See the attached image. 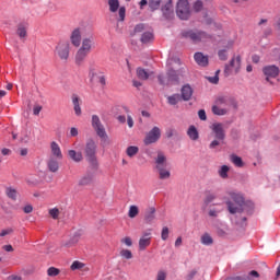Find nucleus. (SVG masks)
<instances>
[{
	"mask_svg": "<svg viewBox=\"0 0 280 280\" xmlns=\"http://www.w3.org/2000/svg\"><path fill=\"white\" fill-rule=\"evenodd\" d=\"M95 45V39L93 36L84 37L81 42V47L75 54V65H82L84 60H86V56L91 54V50L93 49Z\"/></svg>",
	"mask_w": 280,
	"mask_h": 280,
	"instance_id": "nucleus-1",
	"label": "nucleus"
},
{
	"mask_svg": "<svg viewBox=\"0 0 280 280\" xmlns=\"http://www.w3.org/2000/svg\"><path fill=\"white\" fill-rule=\"evenodd\" d=\"M230 197L232 201H228V210L230 213H242L244 211V206L246 201L244 199V195L240 192H230Z\"/></svg>",
	"mask_w": 280,
	"mask_h": 280,
	"instance_id": "nucleus-2",
	"label": "nucleus"
},
{
	"mask_svg": "<svg viewBox=\"0 0 280 280\" xmlns=\"http://www.w3.org/2000/svg\"><path fill=\"white\" fill-rule=\"evenodd\" d=\"M155 170L158 171L160 180H167L172 173L167 170V158L163 152H159L155 158Z\"/></svg>",
	"mask_w": 280,
	"mask_h": 280,
	"instance_id": "nucleus-3",
	"label": "nucleus"
},
{
	"mask_svg": "<svg viewBox=\"0 0 280 280\" xmlns=\"http://www.w3.org/2000/svg\"><path fill=\"white\" fill-rule=\"evenodd\" d=\"M84 154L90 165H92V167H97V143H95V140L90 139L86 141Z\"/></svg>",
	"mask_w": 280,
	"mask_h": 280,
	"instance_id": "nucleus-4",
	"label": "nucleus"
},
{
	"mask_svg": "<svg viewBox=\"0 0 280 280\" xmlns=\"http://www.w3.org/2000/svg\"><path fill=\"white\" fill-rule=\"evenodd\" d=\"M240 71H242V56L233 55L231 60L224 66V73L225 75H231L233 73L237 75Z\"/></svg>",
	"mask_w": 280,
	"mask_h": 280,
	"instance_id": "nucleus-5",
	"label": "nucleus"
},
{
	"mask_svg": "<svg viewBox=\"0 0 280 280\" xmlns=\"http://www.w3.org/2000/svg\"><path fill=\"white\" fill-rule=\"evenodd\" d=\"M182 36L192 43H207V40H211V35L203 31H186L182 33Z\"/></svg>",
	"mask_w": 280,
	"mask_h": 280,
	"instance_id": "nucleus-6",
	"label": "nucleus"
},
{
	"mask_svg": "<svg viewBox=\"0 0 280 280\" xmlns=\"http://www.w3.org/2000/svg\"><path fill=\"white\" fill-rule=\"evenodd\" d=\"M92 127L95 130L97 137L102 139L103 143H108V133H106V128H104L102 120H100V116H92Z\"/></svg>",
	"mask_w": 280,
	"mask_h": 280,
	"instance_id": "nucleus-7",
	"label": "nucleus"
},
{
	"mask_svg": "<svg viewBox=\"0 0 280 280\" xmlns=\"http://www.w3.org/2000/svg\"><path fill=\"white\" fill-rule=\"evenodd\" d=\"M176 14L182 21H187L191 16L189 0H179L176 5Z\"/></svg>",
	"mask_w": 280,
	"mask_h": 280,
	"instance_id": "nucleus-8",
	"label": "nucleus"
},
{
	"mask_svg": "<svg viewBox=\"0 0 280 280\" xmlns=\"http://www.w3.org/2000/svg\"><path fill=\"white\" fill-rule=\"evenodd\" d=\"M107 5L112 14L118 12L117 21H119L120 23H124L126 21V7H120L119 0H107Z\"/></svg>",
	"mask_w": 280,
	"mask_h": 280,
	"instance_id": "nucleus-9",
	"label": "nucleus"
},
{
	"mask_svg": "<svg viewBox=\"0 0 280 280\" xmlns=\"http://www.w3.org/2000/svg\"><path fill=\"white\" fill-rule=\"evenodd\" d=\"M161 139V128L153 127L144 137L143 143L144 145H152V143H156Z\"/></svg>",
	"mask_w": 280,
	"mask_h": 280,
	"instance_id": "nucleus-10",
	"label": "nucleus"
},
{
	"mask_svg": "<svg viewBox=\"0 0 280 280\" xmlns=\"http://www.w3.org/2000/svg\"><path fill=\"white\" fill-rule=\"evenodd\" d=\"M70 45L69 42H60L56 47V54L60 60H69Z\"/></svg>",
	"mask_w": 280,
	"mask_h": 280,
	"instance_id": "nucleus-11",
	"label": "nucleus"
},
{
	"mask_svg": "<svg viewBox=\"0 0 280 280\" xmlns=\"http://www.w3.org/2000/svg\"><path fill=\"white\" fill-rule=\"evenodd\" d=\"M212 133L214 135V138L219 141H224L226 139V132L224 131V125L221 122H214L211 125Z\"/></svg>",
	"mask_w": 280,
	"mask_h": 280,
	"instance_id": "nucleus-12",
	"label": "nucleus"
},
{
	"mask_svg": "<svg viewBox=\"0 0 280 280\" xmlns=\"http://www.w3.org/2000/svg\"><path fill=\"white\" fill-rule=\"evenodd\" d=\"M80 237H82V232H74L68 241H62L61 248H73V246H77L78 242H80Z\"/></svg>",
	"mask_w": 280,
	"mask_h": 280,
	"instance_id": "nucleus-13",
	"label": "nucleus"
},
{
	"mask_svg": "<svg viewBox=\"0 0 280 280\" xmlns=\"http://www.w3.org/2000/svg\"><path fill=\"white\" fill-rule=\"evenodd\" d=\"M160 84H172V82H178V72L176 70L171 69L167 71V80H165V77L159 75L158 77Z\"/></svg>",
	"mask_w": 280,
	"mask_h": 280,
	"instance_id": "nucleus-14",
	"label": "nucleus"
},
{
	"mask_svg": "<svg viewBox=\"0 0 280 280\" xmlns=\"http://www.w3.org/2000/svg\"><path fill=\"white\" fill-rule=\"evenodd\" d=\"M150 244H152V233L144 232L138 242V248L139 250H145Z\"/></svg>",
	"mask_w": 280,
	"mask_h": 280,
	"instance_id": "nucleus-15",
	"label": "nucleus"
},
{
	"mask_svg": "<svg viewBox=\"0 0 280 280\" xmlns=\"http://www.w3.org/2000/svg\"><path fill=\"white\" fill-rule=\"evenodd\" d=\"M70 42L73 47H80V45H82V31L80 28H74L72 31Z\"/></svg>",
	"mask_w": 280,
	"mask_h": 280,
	"instance_id": "nucleus-16",
	"label": "nucleus"
},
{
	"mask_svg": "<svg viewBox=\"0 0 280 280\" xmlns=\"http://www.w3.org/2000/svg\"><path fill=\"white\" fill-rule=\"evenodd\" d=\"M262 73H265V75L267 77V81L269 80V78H277V75H279V67L266 66L262 68Z\"/></svg>",
	"mask_w": 280,
	"mask_h": 280,
	"instance_id": "nucleus-17",
	"label": "nucleus"
},
{
	"mask_svg": "<svg viewBox=\"0 0 280 280\" xmlns=\"http://www.w3.org/2000/svg\"><path fill=\"white\" fill-rule=\"evenodd\" d=\"M156 220V208L150 207L144 212V222L147 224H152Z\"/></svg>",
	"mask_w": 280,
	"mask_h": 280,
	"instance_id": "nucleus-18",
	"label": "nucleus"
},
{
	"mask_svg": "<svg viewBox=\"0 0 280 280\" xmlns=\"http://www.w3.org/2000/svg\"><path fill=\"white\" fill-rule=\"evenodd\" d=\"M162 13L167 21H172V19H174V8L172 7V2H167L162 7Z\"/></svg>",
	"mask_w": 280,
	"mask_h": 280,
	"instance_id": "nucleus-19",
	"label": "nucleus"
},
{
	"mask_svg": "<svg viewBox=\"0 0 280 280\" xmlns=\"http://www.w3.org/2000/svg\"><path fill=\"white\" fill-rule=\"evenodd\" d=\"M50 152L54 159L62 160V150H60V145L56 141L50 143Z\"/></svg>",
	"mask_w": 280,
	"mask_h": 280,
	"instance_id": "nucleus-20",
	"label": "nucleus"
},
{
	"mask_svg": "<svg viewBox=\"0 0 280 280\" xmlns=\"http://www.w3.org/2000/svg\"><path fill=\"white\" fill-rule=\"evenodd\" d=\"M58 161L59 160L57 158L50 156L47 162V167L49 172H52V174H56V172L60 170V163Z\"/></svg>",
	"mask_w": 280,
	"mask_h": 280,
	"instance_id": "nucleus-21",
	"label": "nucleus"
},
{
	"mask_svg": "<svg viewBox=\"0 0 280 280\" xmlns=\"http://www.w3.org/2000/svg\"><path fill=\"white\" fill-rule=\"evenodd\" d=\"M68 156L74 163H82V161H84V155L81 153V151L69 150Z\"/></svg>",
	"mask_w": 280,
	"mask_h": 280,
	"instance_id": "nucleus-22",
	"label": "nucleus"
},
{
	"mask_svg": "<svg viewBox=\"0 0 280 280\" xmlns=\"http://www.w3.org/2000/svg\"><path fill=\"white\" fill-rule=\"evenodd\" d=\"M194 58L199 67H207V65H209V57L205 56L202 52H196Z\"/></svg>",
	"mask_w": 280,
	"mask_h": 280,
	"instance_id": "nucleus-23",
	"label": "nucleus"
},
{
	"mask_svg": "<svg viewBox=\"0 0 280 280\" xmlns=\"http://www.w3.org/2000/svg\"><path fill=\"white\" fill-rule=\"evenodd\" d=\"M191 95H194V90L189 85H184L182 88V98L184 102H189L191 100Z\"/></svg>",
	"mask_w": 280,
	"mask_h": 280,
	"instance_id": "nucleus-24",
	"label": "nucleus"
},
{
	"mask_svg": "<svg viewBox=\"0 0 280 280\" xmlns=\"http://www.w3.org/2000/svg\"><path fill=\"white\" fill-rule=\"evenodd\" d=\"M220 207H221L220 203L210 206L208 209L209 218H218V215L222 213V209Z\"/></svg>",
	"mask_w": 280,
	"mask_h": 280,
	"instance_id": "nucleus-25",
	"label": "nucleus"
},
{
	"mask_svg": "<svg viewBox=\"0 0 280 280\" xmlns=\"http://www.w3.org/2000/svg\"><path fill=\"white\" fill-rule=\"evenodd\" d=\"M187 136L189 137L190 141H198V139H200V133L194 125L189 126L187 130Z\"/></svg>",
	"mask_w": 280,
	"mask_h": 280,
	"instance_id": "nucleus-26",
	"label": "nucleus"
},
{
	"mask_svg": "<svg viewBox=\"0 0 280 280\" xmlns=\"http://www.w3.org/2000/svg\"><path fill=\"white\" fill-rule=\"evenodd\" d=\"M154 40V33L150 31H145L142 33L140 42L142 45H148L149 43H152Z\"/></svg>",
	"mask_w": 280,
	"mask_h": 280,
	"instance_id": "nucleus-27",
	"label": "nucleus"
},
{
	"mask_svg": "<svg viewBox=\"0 0 280 280\" xmlns=\"http://www.w3.org/2000/svg\"><path fill=\"white\" fill-rule=\"evenodd\" d=\"M89 185H93V175L86 174L79 179V187H89Z\"/></svg>",
	"mask_w": 280,
	"mask_h": 280,
	"instance_id": "nucleus-28",
	"label": "nucleus"
},
{
	"mask_svg": "<svg viewBox=\"0 0 280 280\" xmlns=\"http://www.w3.org/2000/svg\"><path fill=\"white\" fill-rule=\"evenodd\" d=\"M218 198V195L212 191H206L205 198H203V206L209 207L211 202H213Z\"/></svg>",
	"mask_w": 280,
	"mask_h": 280,
	"instance_id": "nucleus-29",
	"label": "nucleus"
},
{
	"mask_svg": "<svg viewBox=\"0 0 280 280\" xmlns=\"http://www.w3.org/2000/svg\"><path fill=\"white\" fill-rule=\"evenodd\" d=\"M126 154L129 156V159H133V156H137L139 154V147L130 145L126 149Z\"/></svg>",
	"mask_w": 280,
	"mask_h": 280,
	"instance_id": "nucleus-30",
	"label": "nucleus"
},
{
	"mask_svg": "<svg viewBox=\"0 0 280 280\" xmlns=\"http://www.w3.org/2000/svg\"><path fill=\"white\" fill-rule=\"evenodd\" d=\"M200 241L203 246H211V244H213V237H211L209 233L202 234Z\"/></svg>",
	"mask_w": 280,
	"mask_h": 280,
	"instance_id": "nucleus-31",
	"label": "nucleus"
},
{
	"mask_svg": "<svg viewBox=\"0 0 280 280\" xmlns=\"http://www.w3.org/2000/svg\"><path fill=\"white\" fill-rule=\"evenodd\" d=\"M16 34L21 38H25V36H27V26L25 24H19Z\"/></svg>",
	"mask_w": 280,
	"mask_h": 280,
	"instance_id": "nucleus-32",
	"label": "nucleus"
},
{
	"mask_svg": "<svg viewBox=\"0 0 280 280\" xmlns=\"http://www.w3.org/2000/svg\"><path fill=\"white\" fill-rule=\"evenodd\" d=\"M178 102H180V94H173L167 97V103L171 106H176V104H178Z\"/></svg>",
	"mask_w": 280,
	"mask_h": 280,
	"instance_id": "nucleus-33",
	"label": "nucleus"
},
{
	"mask_svg": "<svg viewBox=\"0 0 280 280\" xmlns=\"http://www.w3.org/2000/svg\"><path fill=\"white\" fill-rule=\"evenodd\" d=\"M5 195L11 200H16V197L19 196V192L16 191V189H14L12 187H9V188L5 189Z\"/></svg>",
	"mask_w": 280,
	"mask_h": 280,
	"instance_id": "nucleus-34",
	"label": "nucleus"
},
{
	"mask_svg": "<svg viewBox=\"0 0 280 280\" xmlns=\"http://www.w3.org/2000/svg\"><path fill=\"white\" fill-rule=\"evenodd\" d=\"M137 77L139 78V80H148V78H150V73H148V71H145V69L143 68H138Z\"/></svg>",
	"mask_w": 280,
	"mask_h": 280,
	"instance_id": "nucleus-35",
	"label": "nucleus"
},
{
	"mask_svg": "<svg viewBox=\"0 0 280 280\" xmlns=\"http://www.w3.org/2000/svg\"><path fill=\"white\" fill-rule=\"evenodd\" d=\"M139 215V207L137 206H130L128 211V217L133 219Z\"/></svg>",
	"mask_w": 280,
	"mask_h": 280,
	"instance_id": "nucleus-36",
	"label": "nucleus"
},
{
	"mask_svg": "<svg viewBox=\"0 0 280 280\" xmlns=\"http://www.w3.org/2000/svg\"><path fill=\"white\" fill-rule=\"evenodd\" d=\"M231 161L236 167H244V161H242V158L232 155Z\"/></svg>",
	"mask_w": 280,
	"mask_h": 280,
	"instance_id": "nucleus-37",
	"label": "nucleus"
},
{
	"mask_svg": "<svg viewBox=\"0 0 280 280\" xmlns=\"http://www.w3.org/2000/svg\"><path fill=\"white\" fill-rule=\"evenodd\" d=\"M203 8H205V4L202 3L201 0H197L192 4L194 12H202Z\"/></svg>",
	"mask_w": 280,
	"mask_h": 280,
	"instance_id": "nucleus-38",
	"label": "nucleus"
},
{
	"mask_svg": "<svg viewBox=\"0 0 280 280\" xmlns=\"http://www.w3.org/2000/svg\"><path fill=\"white\" fill-rule=\"evenodd\" d=\"M212 113L213 115H219V116H222V115H226V109L218 106V105H213L212 106Z\"/></svg>",
	"mask_w": 280,
	"mask_h": 280,
	"instance_id": "nucleus-39",
	"label": "nucleus"
},
{
	"mask_svg": "<svg viewBox=\"0 0 280 280\" xmlns=\"http://www.w3.org/2000/svg\"><path fill=\"white\" fill-rule=\"evenodd\" d=\"M217 106H229V97L219 96L215 101Z\"/></svg>",
	"mask_w": 280,
	"mask_h": 280,
	"instance_id": "nucleus-40",
	"label": "nucleus"
},
{
	"mask_svg": "<svg viewBox=\"0 0 280 280\" xmlns=\"http://www.w3.org/2000/svg\"><path fill=\"white\" fill-rule=\"evenodd\" d=\"M229 166L228 165H223L221 166V168L219 170V176L221 178H229Z\"/></svg>",
	"mask_w": 280,
	"mask_h": 280,
	"instance_id": "nucleus-41",
	"label": "nucleus"
},
{
	"mask_svg": "<svg viewBox=\"0 0 280 280\" xmlns=\"http://www.w3.org/2000/svg\"><path fill=\"white\" fill-rule=\"evenodd\" d=\"M161 1L162 0H149V8L154 11V10H159V8H161Z\"/></svg>",
	"mask_w": 280,
	"mask_h": 280,
	"instance_id": "nucleus-42",
	"label": "nucleus"
},
{
	"mask_svg": "<svg viewBox=\"0 0 280 280\" xmlns=\"http://www.w3.org/2000/svg\"><path fill=\"white\" fill-rule=\"evenodd\" d=\"M48 213L50 218H52V220H58V218H60V210L58 208H52L48 210Z\"/></svg>",
	"mask_w": 280,
	"mask_h": 280,
	"instance_id": "nucleus-43",
	"label": "nucleus"
},
{
	"mask_svg": "<svg viewBox=\"0 0 280 280\" xmlns=\"http://www.w3.org/2000/svg\"><path fill=\"white\" fill-rule=\"evenodd\" d=\"M219 60H222L223 62L229 60V51L226 49H221L218 51Z\"/></svg>",
	"mask_w": 280,
	"mask_h": 280,
	"instance_id": "nucleus-44",
	"label": "nucleus"
},
{
	"mask_svg": "<svg viewBox=\"0 0 280 280\" xmlns=\"http://www.w3.org/2000/svg\"><path fill=\"white\" fill-rule=\"evenodd\" d=\"M119 255L122 259H132V252L130 249H121Z\"/></svg>",
	"mask_w": 280,
	"mask_h": 280,
	"instance_id": "nucleus-45",
	"label": "nucleus"
},
{
	"mask_svg": "<svg viewBox=\"0 0 280 280\" xmlns=\"http://www.w3.org/2000/svg\"><path fill=\"white\" fill-rule=\"evenodd\" d=\"M47 275H48V277H58V275H60V269H58L56 267H49L47 269Z\"/></svg>",
	"mask_w": 280,
	"mask_h": 280,
	"instance_id": "nucleus-46",
	"label": "nucleus"
},
{
	"mask_svg": "<svg viewBox=\"0 0 280 280\" xmlns=\"http://www.w3.org/2000/svg\"><path fill=\"white\" fill-rule=\"evenodd\" d=\"M168 237H170V228L167 226L162 228L161 238L163 240V242H166Z\"/></svg>",
	"mask_w": 280,
	"mask_h": 280,
	"instance_id": "nucleus-47",
	"label": "nucleus"
},
{
	"mask_svg": "<svg viewBox=\"0 0 280 280\" xmlns=\"http://www.w3.org/2000/svg\"><path fill=\"white\" fill-rule=\"evenodd\" d=\"M71 270H82L84 268V264L78 260H74L71 265Z\"/></svg>",
	"mask_w": 280,
	"mask_h": 280,
	"instance_id": "nucleus-48",
	"label": "nucleus"
},
{
	"mask_svg": "<svg viewBox=\"0 0 280 280\" xmlns=\"http://www.w3.org/2000/svg\"><path fill=\"white\" fill-rule=\"evenodd\" d=\"M145 32V24H138L133 30V34H143Z\"/></svg>",
	"mask_w": 280,
	"mask_h": 280,
	"instance_id": "nucleus-49",
	"label": "nucleus"
},
{
	"mask_svg": "<svg viewBox=\"0 0 280 280\" xmlns=\"http://www.w3.org/2000/svg\"><path fill=\"white\" fill-rule=\"evenodd\" d=\"M219 73H220V70H217L214 77H209L208 78V80H209V82H211V84H218V82H220V77H218Z\"/></svg>",
	"mask_w": 280,
	"mask_h": 280,
	"instance_id": "nucleus-50",
	"label": "nucleus"
},
{
	"mask_svg": "<svg viewBox=\"0 0 280 280\" xmlns=\"http://www.w3.org/2000/svg\"><path fill=\"white\" fill-rule=\"evenodd\" d=\"M121 244H125L126 246H132V238H130L129 236H126L124 238L120 240Z\"/></svg>",
	"mask_w": 280,
	"mask_h": 280,
	"instance_id": "nucleus-51",
	"label": "nucleus"
},
{
	"mask_svg": "<svg viewBox=\"0 0 280 280\" xmlns=\"http://www.w3.org/2000/svg\"><path fill=\"white\" fill-rule=\"evenodd\" d=\"M198 117L201 119V121H207V112H205V109H200L198 112Z\"/></svg>",
	"mask_w": 280,
	"mask_h": 280,
	"instance_id": "nucleus-52",
	"label": "nucleus"
},
{
	"mask_svg": "<svg viewBox=\"0 0 280 280\" xmlns=\"http://www.w3.org/2000/svg\"><path fill=\"white\" fill-rule=\"evenodd\" d=\"M72 104H73V108L75 106H80V97L78 96V94L72 95Z\"/></svg>",
	"mask_w": 280,
	"mask_h": 280,
	"instance_id": "nucleus-53",
	"label": "nucleus"
},
{
	"mask_svg": "<svg viewBox=\"0 0 280 280\" xmlns=\"http://www.w3.org/2000/svg\"><path fill=\"white\" fill-rule=\"evenodd\" d=\"M220 141H221V140H218V138H215V140H213V141L209 144L210 150H215V148H218V145H220Z\"/></svg>",
	"mask_w": 280,
	"mask_h": 280,
	"instance_id": "nucleus-54",
	"label": "nucleus"
},
{
	"mask_svg": "<svg viewBox=\"0 0 280 280\" xmlns=\"http://www.w3.org/2000/svg\"><path fill=\"white\" fill-rule=\"evenodd\" d=\"M196 275H198V270L197 269H192L189 271V273L187 275V280H192L194 277H196Z\"/></svg>",
	"mask_w": 280,
	"mask_h": 280,
	"instance_id": "nucleus-55",
	"label": "nucleus"
},
{
	"mask_svg": "<svg viewBox=\"0 0 280 280\" xmlns=\"http://www.w3.org/2000/svg\"><path fill=\"white\" fill-rule=\"evenodd\" d=\"M40 110H43V106L35 105L34 108H33V114L38 116V115H40Z\"/></svg>",
	"mask_w": 280,
	"mask_h": 280,
	"instance_id": "nucleus-56",
	"label": "nucleus"
},
{
	"mask_svg": "<svg viewBox=\"0 0 280 280\" xmlns=\"http://www.w3.org/2000/svg\"><path fill=\"white\" fill-rule=\"evenodd\" d=\"M127 125L129 128L135 127V119H132V116H130V115L127 116Z\"/></svg>",
	"mask_w": 280,
	"mask_h": 280,
	"instance_id": "nucleus-57",
	"label": "nucleus"
},
{
	"mask_svg": "<svg viewBox=\"0 0 280 280\" xmlns=\"http://www.w3.org/2000/svg\"><path fill=\"white\" fill-rule=\"evenodd\" d=\"M24 213H32V211H34V207H32V205H26L23 208Z\"/></svg>",
	"mask_w": 280,
	"mask_h": 280,
	"instance_id": "nucleus-58",
	"label": "nucleus"
},
{
	"mask_svg": "<svg viewBox=\"0 0 280 280\" xmlns=\"http://www.w3.org/2000/svg\"><path fill=\"white\" fill-rule=\"evenodd\" d=\"M12 233V229L2 230L0 232V237H5V235H10Z\"/></svg>",
	"mask_w": 280,
	"mask_h": 280,
	"instance_id": "nucleus-59",
	"label": "nucleus"
},
{
	"mask_svg": "<svg viewBox=\"0 0 280 280\" xmlns=\"http://www.w3.org/2000/svg\"><path fill=\"white\" fill-rule=\"evenodd\" d=\"M78 135H79L78 128L71 127L70 128V137H78Z\"/></svg>",
	"mask_w": 280,
	"mask_h": 280,
	"instance_id": "nucleus-60",
	"label": "nucleus"
},
{
	"mask_svg": "<svg viewBox=\"0 0 280 280\" xmlns=\"http://www.w3.org/2000/svg\"><path fill=\"white\" fill-rule=\"evenodd\" d=\"M74 113L80 117V115H82V107H80V105L74 106Z\"/></svg>",
	"mask_w": 280,
	"mask_h": 280,
	"instance_id": "nucleus-61",
	"label": "nucleus"
},
{
	"mask_svg": "<svg viewBox=\"0 0 280 280\" xmlns=\"http://www.w3.org/2000/svg\"><path fill=\"white\" fill-rule=\"evenodd\" d=\"M98 82L100 84H102V86H106V77L104 75L98 77Z\"/></svg>",
	"mask_w": 280,
	"mask_h": 280,
	"instance_id": "nucleus-62",
	"label": "nucleus"
},
{
	"mask_svg": "<svg viewBox=\"0 0 280 280\" xmlns=\"http://www.w3.org/2000/svg\"><path fill=\"white\" fill-rule=\"evenodd\" d=\"M165 272L164 271H160V272H158V278H156V280H165Z\"/></svg>",
	"mask_w": 280,
	"mask_h": 280,
	"instance_id": "nucleus-63",
	"label": "nucleus"
},
{
	"mask_svg": "<svg viewBox=\"0 0 280 280\" xmlns=\"http://www.w3.org/2000/svg\"><path fill=\"white\" fill-rule=\"evenodd\" d=\"M117 119H118L119 124H126V116L120 115L117 117Z\"/></svg>",
	"mask_w": 280,
	"mask_h": 280,
	"instance_id": "nucleus-64",
	"label": "nucleus"
}]
</instances>
